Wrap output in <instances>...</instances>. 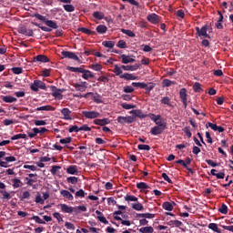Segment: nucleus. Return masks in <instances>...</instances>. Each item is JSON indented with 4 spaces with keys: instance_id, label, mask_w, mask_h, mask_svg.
I'll list each match as a JSON object with an SVG mask.
<instances>
[{
    "instance_id": "nucleus-1",
    "label": "nucleus",
    "mask_w": 233,
    "mask_h": 233,
    "mask_svg": "<svg viewBox=\"0 0 233 233\" xmlns=\"http://www.w3.org/2000/svg\"><path fill=\"white\" fill-rule=\"evenodd\" d=\"M66 70H69V72H78V74H82L83 79H86V80L94 79V73L83 67L67 66Z\"/></svg>"
},
{
    "instance_id": "nucleus-2",
    "label": "nucleus",
    "mask_w": 233,
    "mask_h": 233,
    "mask_svg": "<svg viewBox=\"0 0 233 233\" xmlns=\"http://www.w3.org/2000/svg\"><path fill=\"white\" fill-rule=\"evenodd\" d=\"M35 17L39 21H42L43 23H45V25H46L48 28H53L54 30H57L58 28L57 23H56L55 21L47 20L46 16H44L43 15H39V14H35Z\"/></svg>"
},
{
    "instance_id": "nucleus-3",
    "label": "nucleus",
    "mask_w": 233,
    "mask_h": 233,
    "mask_svg": "<svg viewBox=\"0 0 233 233\" xmlns=\"http://www.w3.org/2000/svg\"><path fill=\"white\" fill-rule=\"evenodd\" d=\"M117 123L120 125H125L127 123V125H131V123H135L136 116H117L116 118Z\"/></svg>"
},
{
    "instance_id": "nucleus-4",
    "label": "nucleus",
    "mask_w": 233,
    "mask_h": 233,
    "mask_svg": "<svg viewBox=\"0 0 233 233\" xmlns=\"http://www.w3.org/2000/svg\"><path fill=\"white\" fill-rule=\"evenodd\" d=\"M51 92H52V96L55 99H63V92H65V89H59L55 86H51Z\"/></svg>"
},
{
    "instance_id": "nucleus-5",
    "label": "nucleus",
    "mask_w": 233,
    "mask_h": 233,
    "mask_svg": "<svg viewBox=\"0 0 233 233\" xmlns=\"http://www.w3.org/2000/svg\"><path fill=\"white\" fill-rule=\"evenodd\" d=\"M61 56L66 59H73V61H77V63L81 62V59H79V56L76 55L74 52L70 51H62Z\"/></svg>"
},
{
    "instance_id": "nucleus-6",
    "label": "nucleus",
    "mask_w": 233,
    "mask_h": 233,
    "mask_svg": "<svg viewBox=\"0 0 233 233\" xmlns=\"http://www.w3.org/2000/svg\"><path fill=\"white\" fill-rule=\"evenodd\" d=\"M195 30L198 37H206L208 39H210V35L207 34V30H208V27L207 25H203L201 28L195 27Z\"/></svg>"
},
{
    "instance_id": "nucleus-7",
    "label": "nucleus",
    "mask_w": 233,
    "mask_h": 233,
    "mask_svg": "<svg viewBox=\"0 0 233 233\" xmlns=\"http://www.w3.org/2000/svg\"><path fill=\"white\" fill-rule=\"evenodd\" d=\"M82 114L86 119H96L101 116V114L97 111H82Z\"/></svg>"
},
{
    "instance_id": "nucleus-8",
    "label": "nucleus",
    "mask_w": 233,
    "mask_h": 233,
    "mask_svg": "<svg viewBox=\"0 0 233 233\" xmlns=\"http://www.w3.org/2000/svg\"><path fill=\"white\" fill-rule=\"evenodd\" d=\"M60 208L62 212L65 214H72L75 212V214H77V208L70 207L66 204H60Z\"/></svg>"
},
{
    "instance_id": "nucleus-9",
    "label": "nucleus",
    "mask_w": 233,
    "mask_h": 233,
    "mask_svg": "<svg viewBox=\"0 0 233 233\" xmlns=\"http://www.w3.org/2000/svg\"><path fill=\"white\" fill-rule=\"evenodd\" d=\"M18 34L27 35L28 37H34V31L32 29H27L25 25H22L18 28Z\"/></svg>"
},
{
    "instance_id": "nucleus-10",
    "label": "nucleus",
    "mask_w": 233,
    "mask_h": 233,
    "mask_svg": "<svg viewBox=\"0 0 233 233\" xmlns=\"http://www.w3.org/2000/svg\"><path fill=\"white\" fill-rule=\"evenodd\" d=\"M61 114L62 116H64L63 119H65L66 121H72V111L67 107H64L61 110Z\"/></svg>"
},
{
    "instance_id": "nucleus-11",
    "label": "nucleus",
    "mask_w": 233,
    "mask_h": 233,
    "mask_svg": "<svg viewBox=\"0 0 233 233\" xmlns=\"http://www.w3.org/2000/svg\"><path fill=\"white\" fill-rule=\"evenodd\" d=\"M88 96H92L93 101H94L95 103H97L98 105L101 104V103H103V99H101V95H99V94H97V93L94 94V93H92V92H89V93H86V94L84 96V97H88Z\"/></svg>"
},
{
    "instance_id": "nucleus-12",
    "label": "nucleus",
    "mask_w": 233,
    "mask_h": 233,
    "mask_svg": "<svg viewBox=\"0 0 233 233\" xmlns=\"http://www.w3.org/2000/svg\"><path fill=\"white\" fill-rule=\"evenodd\" d=\"M34 63H49L50 62V58H48V56H45V55H38L34 57L33 59Z\"/></svg>"
},
{
    "instance_id": "nucleus-13",
    "label": "nucleus",
    "mask_w": 233,
    "mask_h": 233,
    "mask_svg": "<svg viewBox=\"0 0 233 233\" xmlns=\"http://www.w3.org/2000/svg\"><path fill=\"white\" fill-rule=\"evenodd\" d=\"M130 114H133L135 116L134 117H138L139 119H145V117H148V115L144 114L141 109H135L130 111Z\"/></svg>"
},
{
    "instance_id": "nucleus-14",
    "label": "nucleus",
    "mask_w": 233,
    "mask_h": 233,
    "mask_svg": "<svg viewBox=\"0 0 233 233\" xmlns=\"http://www.w3.org/2000/svg\"><path fill=\"white\" fill-rule=\"evenodd\" d=\"M121 68L126 72H136V70L139 69V64H135L132 66H121Z\"/></svg>"
},
{
    "instance_id": "nucleus-15",
    "label": "nucleus",
    "mask_w": 233,
    "mask_h": 233,
    "mask_svg": "<svg viewBox=\"0 0 233 233\" xmlns=\"http://www.w3.org/2000/svg\"><path fill=\"white\" fill-rule=\"evenodd\" d=\"M163 132H165V127H159L158 126L152 127L150 130L152 136H159V134H163Z\"/></svg>"
},
{
    "instance_id": "nucleus-16",
    "label": "nucleus",
    "mask_w": 233,
    "mask_h": 233,
    "mask_svg": "<svg viewBox=\"0 0 233 233\" xmlns=\"http://www.w3.org/2000/svg\"><path fill=\"white\" fill-rule=\"evenodd\" d=\"M147 19L149 21V23H152V25H157V23H159V15L154 13L147 15Z\"/></svg>"
},
{
    "instance_id": "nucleus-17",
    "label": "nucleus",
    "mask_w": 233,
    "mask_h": 233,
    "mask_svg": "<svg viewBox=\"0 0 233 233\" xmlns=\"http://www.w3.org/2000/svg\"><path fill=\"white\" fill-rule=\"evenodd\" d=\"M120 79H125L126 81H136V79H137V76L129 73H124L120 75Z\"/></svg>"
},
{
    "instance_id": "nucleus-18",
    "label": "nucleus",
    "mask_w": 233,
    "mask_h": 233,
    "mask_svg": "<svg viewBox=\"0 0 233 233\" xmlns=\"http://www.w3.org/2000/svg\"><path fill=\"white\" fill-rule=\"evenodd\" d=\"M120 59H122L123 65H128V63H136V59L130 57V56L121 55Z\"/></svg>"
},
{
    "instance_id": "nucleus-19",
    "label": "nucleus",
    "mask_w": 233,
    "mask_h": 233,
    "mask_svg": "<svg viewBox=\"0 0 233 233\" xmlns=\"http://www.w3.org/2000/svg\"><path fill=\"white\" fill-rule=\"evenodd\" d=\"M60 194H61V196H63V198H65L66 199H68V201H74V195H72V193H70V191L62 189L60 191Z\"/></svg>"
},
{
    "instance_id": "nucleus-20",
    "label": "nucleus",
    "mask_w": 233,
    "mask_h": 233,
    "mask_svg": "<svg viewBox=\"0 0 233 233\" xmlns=\"http://www.w3.org/2000/svg\"><path fill=\"white\" fill-rule=\"evenodd\" d=\"M93 123L94 125H98L99 127H105V125H110V119L108 118L95 119Z\"/></svg>"
},
{
    "instance_id": "nucleus-21",
    "label": "nucleus",
    "mask_w": 233,
    "mask_h": 233,
    "mask_svg": "<svg viewBox=\"0 0 233 233\" xmlns=\"http://www.w3.org/2000/svg\"><path fill=\"white\" fill-rule=\"evenodd\" d=\"M73 86L78 92H85L86 90V82H82L81 84L75 83L73 84Z\"/></svg>"
},
{
    "instance_id": "nucleus-22",
    "label": "nucleus",
    "mask_w": 233,
    "mask_h": 233,
    "mask_svg": "<svg viewBox=\"0 0 233 233\" xmlns=\"http://www.w3.org/2000/svg\"><path fill=\"white\" fill-rule=\"evenodd\" d=\"M144 90H146V94H150L154 88H156V83L150 82L148 84L145 83V87H143Z\"/></svg>"
},
{
    "instance_id": "nucleus-23",
    "label": "nucleus",
    "mask_w": 233,
    "mask_h": 233,
    "mask_svg": "<svg viewBox=\"0 0 233 233\" xmlns=\"http://www.w3.org/2000/svg\"><path fill=\"white\" fill-rule=\"evenodd\" d=\"M137 218H142L144 219H154V218H156V214L139 213V214L137 215Z\"/></svg>"
},
{
    "instance_id": "nucleus-24",
    "label": "nucleus",
    "mask_w": 233,
    "mask_h": 233,
    "mask_svg": "<svg viewBox=\"0 0 233 233\" xmlns=\"http://www.w3.org/2000/svg\"><path fill=\"white\" fill-rule=\"evenodd\" d=\"M38 112L45 111V112H54L56 110V107L52 106H42L36 108Z\"/></svg>"
},
{
    "instance_id": "nucleus-25",
    "label": "nucleus",
    "mask_w": 233,
    "mask_h": 233,
    "mask_svg": "<svg viewBox=\"0 0 233 233\" xmlns=\"http://www.w3.org/2000/svg\"><path fill=\"white\" fill-rule=\"evenodd\" d=\"M66 173L70 174L71 176H77V173H78L77 166H69L66 168Z\"/></svg>"
},
{
    "instance_id": "nucleus-26",
    "label": "nucleus",
    "mask_w": 233,
    "mask_h": 233,
    "mask_svg": "<svg viewBox=\"0 0 233 233\" xmlns=\"http://www.w3.org/2000/svg\"><path fill=\"white\" fill-rule=\"evenodd\" d=\"M4 103H15L17 102V98L12 96H1Z\"/></svg>"
},
{
    "instance_id": "nucleus-27",
    "label": "nucleus",
    "mask_w": 233,
    "mask_h": 233,
    "mask_svg": "<svg viewBox=\"0 0 233 233\" xmlns=\"http://www.w3.org/2000/svg\"><path fill=\"white\" fill-rule=\"evenodd\" d=\"M187 88H181L179 91V97L181 101H187Z\"/></svg>"
},
{
    "instance_id": "nucleus-28",
    "label": "nucleus",
    "mask_w": 233,
    "mask_h": 233,
    "mask_svg": "<svg viewBox=\"0 0 233 233\" xmlns=\"http://www.w3.org/2000/svg\"><path fill=\"white\" fill-rule=\"evenodd\" d=\"M78 32H82L83 34H86V35H96V32L86 28V27H79Z\"/></svg>"
},
{
    "instance_id": "nucleus-29",
    "label": "nucleus",
    "mask_w": 233,
    "mask_h": 233,
    "mask_svg": "<svg viewBox=\"0 0 233 233\" xmlns=\"http://www.w3.org/2000/svg\"><path fill=\"white\" fill-rule=\"evenodd\" d=\"M138 232L140 233H154V228L152 226L143 227L138 228Z\"/></svg>"
},
{
    "instance_id": "nucleus-30",
    "label": "nucleus",
    "mask_w": 233,
    "mask_h": 233,
    "mask_svg": "<svg viewBox=\"0 0 233 233\" xmlns=\"http://www.w3.org/2000/svg\"><path fill=\"white\" fill-rule=\"evenodd\" d=\"M97 34H106V31L108 30V27L105 25H99L96 28Z\"/></svg>"
},
{
    "instance_id": "nucleus-31",
    "label": "nucleus",
    "mask_w": 233,
    "mask_h": 233,
    "mask_svg": "<svg viewBox=\"0 0 233 233\" xmlns=\"http://www.w3.org/2000/svg\"><path fill=\"white\" fill-rule=\"evenodd\" d=\"M116 76H123V67L121 66L115 65L114 69L112 70Z\"/></svg>"
},
{
    "instance_id": "nucleus-32",
    "label": "nucleus",
    "mask_w": 233,
    "mask_h": 233,
    "mask_svg": "<svg viewBox=\"0 0 233 233\" xmlns=\"http://www.w3.org/2000/svg\"><path fill=\"white\" fill-rule=\"evenodd\" d=\"M114 219H116V221H121V225H125L126 227H130V225H132L130 220H123V218H121L119 216H115Z\"/></svg>"
},
{
    "instance_id": "nucleus-33",
    "label": "nucleus",
    "mask_w": 233,
    "mask_h": 233,
    "mask_svg": "<svg viewBox=\"0 0 233 233\" xmlns=\"http://www.w3.org/2000/svg\"><path fill=\"white\" fill-rule=\"evenodd\" d=\"M30 89L33 90V92H39V80H35L30 84Z\"/></svg>"
},
{
    "instance_id": "nucleus-34",
    "label": "nucleus",
    "mask_w": 233,
    "mask_h": 233,
    "mask_svg": "<svg viewBox=\"0 0 233 233\" xmlns=\"http://www.w3.org/2000/svg\"><path fill=\"white\" fill-rule=\"evenodd\" d=\"M162 207L164 210H167L168 212H172V210H174V206L170 202H164Z\"/></svg>"
},
{
    "instance_id": "nucleus-35",
    "label": "nucleus",
    "mask_w": 233,
    "mask_h": 233,
    "mask_svg": "<svg viewBox=\"0 0 233 233\" xmlns=\"http://www.w3.org/2000/svg\"><path fill=\"white\" fill-rule=\"evenodd\" d=\"M208 228H210V230H213V232L221 233V229L218 228V224L216 223H209Z\"/></svg>"
},
{
    "instance_id": "nucleus-36",
    "label": "nucleus",
    "mask_w": 233,
    "mask_h": 233,
    "mask_svg": "<svg viewBox=\"0 0 233 233\" xmlns=\"http://www.w3.org/2000/svg\"><path fill=\"white\" fill-rule=\"evenodd\" d=\"M171 99L168 96H164L160 100L161 105H167V106H172V104L170 103Z\"/></svg>"
},
{
    "instance_id": "nucleus-37",
    "label": "nucleus",
    "mask_w": 233,
    "mask_h": 233,
    "mask_svg": "<svg viewBox=\"0 0 233 233\" xmlns=\"http://www.w3.org/2000/svg\"><path fill=\"white\" fill-rule=\"evenodd\" d=\"M12 141H15L17 139H28L26 134H17L11 137Z\"/></svg>"
},
{
    "instance_id": "nucleus-38",
    "label": "nucleus",
    "mask_w": 233,
    "mask_h": 233,
    "mask_svg": "<svg viewBox=\"0 0 233 233\" xmlns=\"http://www.w3.org/2000/svg\"><path fill=\"white\" fill-rule=\"evenodd\" d=\"M66 181H67V183H69L71 185H77L79 178H77L76 177H68L66 178Z\"/></svg>"
},
{
    "instance_id": "nucleus-39",
    "label": "nucleus",
    "mask_w": 233,
    "mask_h": 233,
    "mask_svg": "<svg viewBox=\"0 0 233 233\" xmlns=\"http://www.w3.org/2000/svg\"><path fill=\"white\" fill-rule=\"evenodd\" d=\"M93 17H95V19H98V21H101V19L105 18V14L96 11L93 13Z\"/></svg>"
},
{
    "instance_id": "nucleus-40",
    "label": "nucleus",
    "mask_w": 233,
    "mask_h": 233,
    "mask_svg": "<svg viewBox=\"0 0 233 233\" xmlns=\"http://www.w3.org/2000/svg\"><path fill=\"white\" fill-rule=\"evenodd\" d=\"M137 188H138V190H147V188H150V187L145 182H139L137 184Z\"/></svg>"
},
{
    "instance_id": "nucleus-41",
    "label": "nucleus",
    "mask_w": 233,
    "mask_h": 233,
    "mask_svg": "<svg viewBox=\"0 0 233 233\" xmlns=\"http://www.w3.org/2000/svg\"><path fill=\"white\" fill-rule=\"evenodd\" d=\"M102 45L106 48H112L113 46H116V42H114V41H104V42H102Z\"/></svg>"
},
{
    "instance_id": "nucleus-42",
    "label": "nucleus",
    "mask_w": 233,
    "mask_h": 233,
    "mask_svg": "<svg viewBox=\"0 0 233 233\" xmlns=\"http://www.w3.org/2000/svg\"><path fill=\"white\" fill-rule=\"evenodd\" d=\"M147 117H150L151 121H154V123H157L159 119H161V115H155V114H149L147 115Z\"/></svg>"
},
{
    "instance_id": "nucleus-43",
    "label": "nucleus",
    "mask_w": 233,
    "mask_h": 233,
    "mask_svg": "<svg viewBox=\"0 0 233 233\" xmlns=\"http://www.w3.org/2000/svg\"><path fill=\"white\" fill-rule=\"evenodd\" d=\"M121 32L126 35H128V37H136V33L133 32L132 30L122 29Z\"/></svg>"
},
{
    "instance_id": "nucleus-44",
    "label": "nucleus",
    "mask_w": 233,
    "mask_h": 233,
    "mask_svg": "<svg viewBox=\"0 0 233 233\" xmlns=\"http://www.w3.org/2000/svg\"><path fill=\"white\" fill-rule=\"evenodd\" d=\"M131 207H132V208H134V210H137L138 212L143 210V208H144L143 204H141L139 202L132 204Z\"/></svg>"
},
{
    "instance_id": "nucleus-45",
    "label": "nucleus",
    "mask_w": 233,
    "mask_h": 233,
    "mask_svg": "<svg viewBox=\"0 0 233 233\" xmlns=\"http://www.w3.org/2000/svg\"><path fill=\"white\" fill-rule=\"evenodd\" d=\"M194 92L201 93L203 92V88L201 87V84L199 82H196L193 86Z\"/></svg>"
},
{
    "instance_id": "nucleus-46",
    "label": "nucleus",
    "mask_w": 233,
    "mask_h": 233,
    "mask_svg": "<svg viewBox=\"0 0 233 233\" xmlns=\"http://www.w3.org/2000/svg\"><path fill=\"white\" fill-rule=\"evenodd\" d=\"M63 8L66 12H75L76 11V6L73 5H64Z\"/></svg>"
},
{
    "instance_id": "nucleus-47",
    "label": "nucleus",
    "mask_w": 233,
    "mask_h": 233,
    "mask_svg": "<svg viewBox=\"0 0 233 233\" xmlns=\"http://www.w3.org/2000/svg\"><path fill=\"white\" fill-rule=\"evenodd\" d=\"M31 219H34V221H35V223H38L39 225H46V222L41 219V218H39L38 216H33Z\"/></svg>"
},
{
    "instance_id": "nucleus-48",
    "label": "nucleus",
    "mask_w": 233,
    "mask_h": 233,
    "mask_svg": "<svg viewBox=\"0 0 233 233\" xmlns=\"http://www.w3.org/2000/svg\"><path fill=\"white\" fill-rule=\"evenodd\" d=\"M0 194H2V199H11L12 196L6 190H0Z\"/></svg>"
},
{
    "instance_id": "nucleus-49",
    "label": "nucleus",
    "mask_w": 233,
    "mask_h": 233,
    "mask_svg": "<svg viewBox=\"0 0 233 233\" xmlns=\"http://www.w3.org/2000/svg\"><path fill=\"white\" fill-rule=\"evenodd\" d=\"M14 188H19L21 187V180L19 178L12 179Z\"/></svg>"
},
{
    "instance_id": "nucleus-50",
    "label": "nucleus",
    "mask_w": 233,
    "mask_h": 233,
    "mask_svg": "<svg viewBox=\"0 0 233 233\" xmlns=\"http://www.w3.org/2000/svg\"><path fill=\"white\" fill-rule=\"evenodd\" d=\"M206 127H207V128H208V127H209V128H210L211 130H214V132H218V125L213 124L212 122H208V123L206 124Z\"/></svg>"
},
{
    "instance_id": "nucleus-51",
    "label": "nucleus",
    "mask_w": 233,
    "mask_h": 233,
    "mask_svg": "<svg viewBox=\"0 0 233 233\" xmlns=\"http://www.w3.org/2000/svg\"><path fill=\"white\" fill-rule=\"evenodd\" d=\"M162 85H163V86L168 87V86H170L171 85H176V81H171V80H168V79H164V80L162 81Z\"/></svg>"
},
{
    "instance_id": "nucleus-52",
    "label": "nucleus",
    "mask_w": 233,
    "mask_h": 233,
    "mask_svg": "<svg viewBox=\"0 0 233 233\" xmlns=\"http://www.w3.org/2000/svg\"><path fill=\"white\" fill-rule=\"evenodd\" d=\"M218 212H220V214H228V207H227L225 204H222L220 208H218Z\"/></svg>"
},
{
    "instance_id": "nucleus-53",
    "label": "nucleus",
    "mask_w": 233,
    "mask_h": 233,
    "mask_svg": "<svg viewBox=\"0 0 233 233\" xmlns=\"http://www.w3.org/2000/svg\"><path fill=\"white\" fill-rule=\"evenodd\" d=\"M131 85L136 88H145V82H133Z\"/></svg>"
},
{
    "instance_id": "nucleus-54",
    "label": "nucleus",
    "mask_w": 233,
    "mask_h": 233,
    "mask_svg": "<svg viewBox=\"0 0 233 233\" xmlns=\"http://www.w3.org/2000/svg\"><path fill=\"white\" fill-rule=\"evenodd\" d=\"M123 92H125V94H132V92H134V87L131 86H126L123 88Z\"/></svg>"
},
{
    "instance_id": "nucleus-55",
    "label": "nucleus",
    "mask_w": 233,
    "mask_h": 233,
    "mask_svg": "<svg viewBox=\"0 0 233 233\" xmlns=\"http://www.w3.org/2000/svg\"><path fill=\"white\" fill-rule=\"evenodd\" d=\"M59 143H61V145H68V143H72V138L70 137L62 138L59 140Z\"/></svg>"
},
{
    "instance_id": "nucleus-56",
    "label": "nucleus",
    "mask_w": 233,
    "mask_h": 233,
    "mask_svg": "<svg viewBox=\"0 0 233 233\" xmlns=\"http://www.w3.org/2000/svg\"><path fill=\"white\" fill-rule=\"evenodd\" d=\"M122 108H124L125 110H130L132 108H136V106L134 105H130V104H127V103H123L121 104Z\"/></svg>"
},
{
    "instance_id": "nucleus-57",
    "label": "nucleus",
    "mask_w": 233,
    "mask_h": 233,
    "mask_svg": "<svg viewBox=\"0 0 233 233\" xmlns=\"http://www.w3.org/2000/svg\"><path fill=\"white\" fill-rule=\"evenodd\" d=\"M24 168H27L28 170H31L32 172H35V171L39 170V168H37V166H30V165H24Z\"/></svg>"
},
{
    "instance_id": "nucleus-58",
    "label": "nucleus",
    "mask_w": 233,
    "mask_h": 233,
    "mask_svg": "<svg viewBox=\"0 0 233 233\" xmlns=\"http://www.w3.org/2000/svg\"><path fill=\"white\" fill-rule=\"evenodd\" d=\"M35 203H40V205H45V199L41 198V194L37 193L35 197Z\"/></svg>"
},
{
    "instance_id": "nucleus-59",
    "label": "nucleus",
    "mask_w": 233,
    "mask_h": 233,
    "mask_svg": "<svg viewBox=\"0 0 233 233\" xmlns=\"http://www.w3.org/2000/svg\"><path fill=\"white\" fill-rule=\"evenodd\" d=\"M11 70L15 75L23 74V67H13Z\"/></svg>"
},
{
    "instance_id": "nucleus-60",
    "label": "nucleus",
    "mask_w": 233,
    "mask_h": 233,
    "mask_svg": "<svg viewBox=\"0 0 233 233\" xmlns=\"http://www.w3.org/2000/svg\"><path fill=\"white\" fill-rule=\"evenodd\" d=\"M86 196V193H85V190L79 189L76 192V198H85Z\"/></svg>"
},
{
    "instance_id": "nucleus-61",
    "label": "nucleus",
    "mask_w": 233,
    "mask_h": 233,
    "mask_svg": "<svg viewBox=\"0 0 233 233\" xmlns=\"http://www.w3.org/2000/svg\"><path fill=\"white\" fill-rule=\"evenodd\" d=\"M183 132H185L187 137H192V132H190V127H184Z\"/></svg>"
},
{
    "instance_id": "nucleus-62",
    "label": "nucleus",
    "mask_w": 233,
    "mask_h": 233,
    "mask_svg": "<svg viewBox=\"0 0 233 233\" xmlns=\"http://www.w3.org/2000/svg\"><path fill=\"white\" fill-rule=\"evenodd\" d=\"M125 200H126V201H137V197L127 195V196L125 197Z\"/></svg>"
},
{
    "instance_id": "nucleus-63",
    "label": "nucleus",
    "mask_w": 233,
    "mask_h": 233,
    "mask_svg": "<svg viewBox=\"0 0 233 233\" xmlns=\"http://www.w3.org/2000/svg\"><path fill=\"white\" fill-rule=\"evenodd\" d=\"M137 148H138V150H147L148 151V150H150V146L139 144L137 146Z\"/></svg>"
},
{
    "instance_id": "nucleus-64",
    "label": "nucleus",
    "mask_w": 233,
    "mask_h": 233,
    "mask_svg": "<svg viewBox=\"0 0 233 233\" xmlns=\"http://www.w3.org/2000/svg\"><path fill=\"white\" fill-rule=\"evenodd\" d=\"M116 46H117L118 48H126V47H127V42H125V40H119V41L117 42Z\"/></svg>"
}]
</instances>
